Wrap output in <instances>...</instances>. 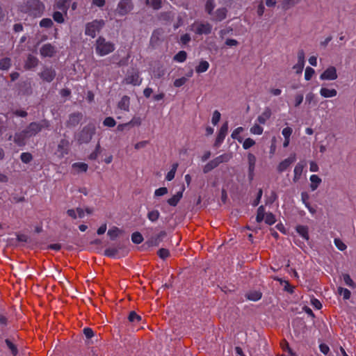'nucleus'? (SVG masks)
<instances>
[{"mask_svg": "<svg viewBox=\"0 0 356 356\" xmlns=\"http://www.w3.org/2000/svg\"><path fill=\"white\" fill-rule=\"evenodd\" d=\"M114 45L107 42L104 38L99 37L96 42L97 54L101 56H106L114 51Z\"/></svg>", "mask_w": 356, "mask_h": 356, "instance_id": "1", "label": "nucleus"}, {"mask_svg": "<svg viewBox=\"0 0 356 356\" xmlns=\"http://www.w3.org/2000/svg\"><path fill=\"white\" fill-rule=\"evenodd\" d=\"M142 83V79L140 77L138 72L132 70L127 72L124 79L122 81L123 85L140 86Z\"/></svg>", "mask_w": 356, "mask_h": 356, "instance_id": "2", "label": "nucleus"}, {"mask_svg": "<svg viewBox=\"0 0 356 356\" xmlns=\"http://www.w3.org/2000/svg\"><path fill=\"white\" fill-rule=\"evenodd\" d=\"M44 10V6L38 0H33L29 3V6L23 8V11L29 13L35 17L40 16Z\"/></svg>", "mask_w": 356, "mask_h": 356, "instance_id": "3", "label": "nucleus"}, {"mask_svg": "<svg viewBox=\"0 0 356 356\" xmlns=\"http://www.w3.org/2000/svg\"><path fill=\"white\" fill-rule=\"evenodd\" d=\"M104 22L103 20H94L90 23L87 24L86 27V34L92 38L96 36L102 28L104 26Z\"/></svg>", "mask_w": 356, "mask_h": 356, "instance_id": "4", "label": "nucleus"}, {"mask_svg": "<svg viewBox=\"0 0 356 356\" xmlns=\"http://www.w3.org/2000/svg\"><path fill=\"white\" fill-rule=\"evenodd\" d=\"M212 26L208 22H195L191 25V31L196 34H209L211 33Z\"/></svg>", "mask_w": 356, "mask_h": 356, "instance_id": "5", "label": "nucleus"}, {"mask_svg": "<svg viewBox=\"0 0 356 356\" xmlns=\"http://www.w3.org/2000/svg\"><path fill=\"white\" fill-rule=\"evenodd\" d=\"M337 77L338 75L336 67L330 66L321 74L320 79L323 81H334Z\"/></svg>", "mask_w": 356, "mask_h": 356, "instance_id": "6", "label": "nucleus"}, {"mask_svg": "<svg viewBox=\"0 0 356 356\" xmlns=\"http://www.w3.org/2000/svg\"><path fill=\"white\" fill-rule=\"evenodd\" d=\"M297 58V63L294 65L293 68L297 74H300L305 66V53L302 50L298 52Z\"/></svg>", "mask_w": 356, "mask_h": 356, "instance_id": "7", "label": "nucleus"}, {"mask_svg": "<svg viewBox=\"0 0 356 356\" xmlns=\"http://www.w3.org/2000/svg\"><path fill=\"white\" fill-rule=\"evenodd\" d=\"M48 124H47V122H43L42 124H38V123H35V122H33V123H31L30 124V125L29 126V127L26 129V131L27 133L29 134V136H33L34 135H35L37 133H38L42 127H47Z\"/></svg>", "mask_w": 356, "mask_h": 356, "instance_id": "8", "label": "nucleus"}, {"mask_svg": "<svg viewBox=\"0 0 356 356\" xmlns=\"http://www.w3.org/2000/svg\"><path fill=\"white\" fill-rule=\"evenodd\" d=\"M70 143L66 140H62L58 146L56 154L60 158L68 154Z\"/></svg>", "mask_w": 356, "mask_h": 356, "instance_id": "9", "label": "nucleus"}, {"mask_svg": "<svg viewBox=\"0 0 356 356\" xmlns=\"http://www.w3.org/2000/svg\"><path fill=\"white\" fill-rule=\"evenodd\" d=\"M132 8L131 0H122L118 4V12L121 15H124Z\"/></svg>", "mask_w": 356, "mask_h": 356, "instance_id": "10", "label": "nucleus"}, {"mask_svg": "<svg viewBox=\"0 0 356 356\" xmlns=\"http://www.w3.org/2000/svg\"><path fill=\"white\" fill-rule=\"evenodd\" d=\"M94 134V129L93 128H86L84 129L81 134V136L79 138V141L80 143H88L89 142L91 138H92V136Z\"/></svg>", "mask_w": 356, "mask_h": 356, "instance_id": "11", "label": "nucleus"}, {"mask_svg": "<svg viewBox=\"0 0 356 356\" xmlns=\"http://www.w3.org/2000/svg\"><path fill=\"white\" fill-rule=\"evenodd\" d=\"M29 134L25 130L24 131L17 133L15 136L14 141L18 146L24 145L26 140L29 138Z\"/></svg>", "mask_w": 356, "mask_h": 356, "instance_id": "12", "label": "nucleus"}, {"mask_svg": "<svg viewBox=\"0 0 356 356\" xmlns=\"http://www.w3.org/2000/svg\"><path fill=\"white\" fill-rule=\"evenodd\" d=\"M56 52L55 48L50 44H44L40 49V54L43 57H51Z\"/></svg>", "mask_w": 356, "mask_h": 356, "instance_id": "13", "label": "nucleus"}, {"mask_svg": "<svg viewBox=\"0 0 356 356\" xmlns=\"http://www.w3.org/2000/svg\"><path fill=\"white\" fill-rule=\"evenodd\" d=\"M296 161V155L293 154L290 157L284 159L277 166V170L279 172H283L286 170L289 165Z\"/></svg>", "mask_w": 356, "mask_h": 356, "instance_id": "14", "label": "nucleus"}, {"mask_svg": "<svg viewBox=\"0 0 356 356\" xmlns=\"http://www.w3.org/2000/svg\"><path fill=\"white\" fill-rule=\"evenodd\" d=\"M320 95L325 98L334 97L337 95V91L334 88H329L327 87H321L320 89Z\"/></svg>", "mask_w": 356, "mask_h": 356, "instance_id": "15", "label": "nucleus"}, {"mask_svg": "<svg viewBox=\"0 0 356 356\" xmlns=\"http://www.w3.org/2000/svg\"><path fill=\"white\" fill-rule=\"evenodd\" d=\"M184 191V187H182V188L180 191H179L175 195H174L172 197H170L168 200V203L170 206L175 207L178 204L179 200L181 199V197L183 196Z\"/></svg>", "mask_w": 356, "mask_h": 356, "instance_id": "16", "label": "nucleus"}, {"mask_svg": "<svg viewBox=\"0 0 356 356\" xmlns=\"http://www.w3.org/2000/svg\"><path fill=\"white\" fill-rule=\"evenodd\" d=\"M54 76L55 72L51 69H45L41 73V78L47 82L51 81L54 79Z\"/></svg>", "mask_w": 356, "mask_h": 356, "instance_id": "17", "label": "nucleus"}, {"mask_svg": "<svg viewBox=\"0 0 356 356\" xmlns=\"http://www.w3.org/2000/svg\"><path fill=\"white\" fill-rule=\"evenodd\" d=\"M227 131H228V124L226 122L222 125V127L220 129V131L218 133V137L216 139L217 143H220L222 142V140H224V138L227 133Z\"/></svg>", "mask_w": 356, "mask_h": 356, "instance_id": "18", "label": "nucleus"}, {"mask_svg": "<svg viewBox=\"0 0 356 356\" xmlns=\"http://www.w3.org/2000/svg\"><path fill=\"white\" fill-rule=\"evenodd\" d=\"M67 214L73 218H81L85 216L84 211L81 208H77L76 209H69L67 211Z\"/></svg>", "mask_w": 356, "mask_h": 356, "instance_id": "19", "label": "nucleus"}, {"mask_svg": "<svg viewBox=\"0 0 356 356\" xmlns=\"http://www.w3.org/2000/svg\"><path fill=\"white\" fill-rule=\"evenodd\" d=\"M310 181H311L310 188H311L312 191H314L316 189H317V188L321 183L322 180L318 175H312L310 177Z\"/></svg>", "mask_w": 356, "mask_h": 356, "instance_id": "20", "label": "nucleus"}, {"mask_svg": "<svg viewBox=\"0 0 356 356\" xmlns=\"http://www.w3.org/2000/svg\"><path fill=\"white\" fill-rule=\"evenodd\" d=\"M72 167L76 173L85 172L88 170V165L81 162L74 163L72 164Z\"/></svg>", "mask_w": 356, "mask_h": 356, "instance_id": "21", "label": "nucleus"}, {"mask_svg": "<svg viewBox=\"0 0 356 356\" xmlns=\"http://www.w3.org/2000/svg\"><path fill=\"white\" fill-rule=\"evenodd\" d=\"M130 104V99L127 96L122 97L121 100L118 103V107L124 111H129Z\"/></svg>", "mask_w": 356, "mask_h": 356, "instance_id": "22", "label": "nucleus"}, {"mask_svg": "<svg viewBox=\"0 0 356 356\" xmlns=\"http://www.w3.org/2000/svg\"><path fill=\"white\" fill-rule=\"evenodd\" d=\"M209 67V63L206 60H201L199 64L195 67V71L197 73H203Z\"/></svg>", "mask_w": 356, "mask_h": 356, "instance_id": "23", "label": "nucleus"}, {"mask_svg": "<svg viewBox=\"0 0 356 356\" xmlns=\"http://www.w3.org/2000/svg\"><path fill=\"white\" fill-rule=\"evenodd\" d=\"M297 232L305 240H309L308 228L304 225H298L296 227Z\"/></svg>", "mask_w": 356, "mask_h": 356, "instance_id": "24", "label": "nucleus"}, {"mask_svg": "<svg viewBox=\"0 0 356 356\" xmlns=\"http://www.w3.org/2000/svg\"><path fill=\"white\" fill-rule=\"evenodd\" d=\"M81 118H82V116L79 113L72 114L70 116L68 123L71 126H75L80 122V120H81Z\"/></svg>", "mask_w": 356, "mask_h": 356, "instance_id": "25", "label": "nucleus"}, {"mask_svg": "<svg viewBox=\"0 0 356 356\" xmlns=\"http://www.w3.org/2000/svg\"><path fill=\"white\" fill-rule=\"evenodd\" d=\"M271 115V112L270 109H266L263 112V113L259 115L257 118V120L261 124H265L266 120L270 118Z\"/></svg>", "mask_w": 356, "mask_h": 356, "instance_id": "26", "label": "nucleus"}, {"mask_svg": "<svg viewBox=\"0 0 356 356\" xmlns=\"http://www.w3.org/2000/svg\"><path fill=\"white\" fill-rule=\"evenodd\" d=\"M222 160H220L219 158H218L215 161H211L210 163H207L204 167V172L207 173L208 172H209L210 170H211L212 169H213L215 167H216L218 165V164L221 162Z\"/></svg>", "mask_w": 356, "mask_h": 356, "instance_id": "27", "label": "nucleus"}, {"mask_svg": "<svg viewBox=\"0 0 356 356\" xmlns=\"http://www.w3.org/2000/svg\"><path fill=\"white\" fill-rule=\"evenodd\" d=\"M302 170H303V165L300 163H298L294 168L293 180L295 181H298L300 178L302 173Z\"/></svg>", "mask_w": 356, "mask_h": 356, "instance_id": "28", "label": "nucleus"}, {"mask_svg": "<svg viewBox=\"0 0 356 356\" xmlns=\"http://www.w3.org/2000/svg\"><path fill=\"white\" fill-rule=\"evenodd\" d=\"M247 298L252 301H257L261 298V293L258 291H250L247 294Z\"/></svg>", "mask_w": 356, "mask_h": 356, "instance_id": "29", "label": "nucleus"}, {"mask_svg": "<svg viewBox=\"0 0 356 356\" xmlns=\"http://www.w3.org/2000/svg\"><path fill=\"white\" fill-rule=\"evenodd\" d=\"M120 233H121V230L116 227H113L111 229H109L108 231V235L109 236V237L111 239H114V238H117L120 235Z\"/></svg>", "mask_w": 356, "mask_h": 356, "instance_id": "30", "label": "nucleus"}, {"mask_svg": "<svg viewBox=\"0 0 356 356\" xmlns=\"http://www.w3.org/2000/svg\"><path fill=\"white\" fill-rule=\"evenodd\" d=\"M37 64H38V59L34 56H29L28 57V59H27L25 66L26 68L30 69V68H32V67H34L35 66H36Z\"/></svg>", "mask_w": 356, "mask_h": 356, "instance_id": "31", "label": "nucleus"}, {"mask_svg": "<svg viewBox=\"0 0 356 356\" xmlns=\"http://www.w3.org/2000/svg\"><path fill=\"white\" fill-rule=\"evenodd\" d=\"M177 168L178 163H176L172 165V169L167 173L165 177L168 181H171L174 179Z\"/></svg>", "mask_w": 356, "mask_h": 356, "instance_id": "32", "label": "nucleus"}, {"mask_svg": "<svg viewBox=\"0 0 356 356\" xmlns=\"http://www.w3.org/2000/svg\"><path fill=\"white\" fill-rule=\"evenodd\" d=\"M227 10L225 8H220L216 10L215 19L221 21L226 17Z\"/></svg>", "mask_w": 356, "mask_h": 356, "instance_id": "33", "label": "nucleus"}, {"mask_svg": "<svg viewBox=\"0 0 356 356\" xmlns=\"http://www.w3.org/2000/svg\"><path fill=\"white\" fill-rule=\"evenodd\" d=\"M187 57L186 52L184 51H180L179 53H177L175 57L174 60L179 63H182L186 60Z\"/></svg>", "mask_w": 356, "mask_h": 356, "instance_id": "34", "label": "nucleus"}, {"mask_svg": "<svg viewBox=\"0 0 356 356\" xmlns=\"http://www.w3.org/2000/svg\"><path fill=\"white\" fill-rule=\"evenodd\" d=\"M265 216V209L263 206H261L258 209L256 220L258 222H260L264 220Z\"/></svg>", "mask_w": 356, "mask_h": 356, "instance_id": "35", "label": "nucleus"}, {"mask_svg": "<svg viewBox=\"0 0 356 356\" xmlns=\"http://www.w3.org/2000/svg\"><path fill=\"white\" fill-rule=\"evenodd\" d=\"M160 213L157 210H152L148 212L147 218L152 222H155L159 218Z\"/></svg>", "mask_w": 356, "mask_h": 356, "instance_id": "36", "label": "nucleus"}, {"mask_svg": "<svg viewBox=\"0 0 356 356\" xmlns=\"http://www.w3.org/2000/svg\"><path fill=\"white\" fill-rule=\"evenodd\" d=\"M131 240L136 244H140L143 241V237L140 232H134L131 235Z\"/></svg>", "mask_w": 356, "mask_h": 356, "instance_id": "37", "label": "nucleus"}, {"mask_svg": "<svg viewBox=\"0 0 356 356\" xmlns=\"http://www.w3.org/2000/svg\"><path fill=\"white\" fill-rule=\"evenodd\" d=\"M243 131V127H238L236 128L232 134V137L234 139L238 140V142L241 143L243 140V138L241 137L240 134Z\"/></svg>", "mask_w": 356, "mask_h": 356, "instance_id": "38", "label": "nucleus"}, {"mask_svg": "<svg viewBox=\"0 0 356 356\" xmlns=\"http://www.w3.org/2000/svg\"><path fill=\"white\" fill-rule=\"evenodd\" d=\"M70 1V0H60L56 3V8L62 10L66 13L67 9V3Z\"/></svg>", "mask_w": 356, "mask_h": 356, "instance_id": "39", "label": "nucleus"}, {"mask_svg": "<svg viewBox=\"0 0 356 356\" xmlns=\"http://www.w3.org/2000/svg\"><path fill=\"white\" fill-rule=\"evenodd\" d=\"M338 292L339 295L342 296L343 299L348 300L350 298V291L345 288L343 287H339L338 288Z\"/></svg>", "mask_w": 356, "mask_h": 356, "instance_id": "40", "label": "nucleus"}, {"mask_svg": "<svg viewBox=\"0 0 356 356\" xmlns=\"http://www.w3.org/2000/svg\"><path fill=\"white\" fill-rule=\"evenodd\" d=\"M343 277V282L344 283L350 286V287H352V288H354L355 287V283L353 282V280L351 279L350 276L348 275V274H343L342 275Z\"/></svg>", "mask_w": 356, "mask_h": 356, "instance_id": "41", "label": "nucleus"}, {"mask_svg": "<svg viewBox=\"0 0 356 356\" xmlns=\"http://www.w3.org/2000/svg\"><path fill=\"white\" fill-rule=\"evenodd\" d=\"M264 129L258 124H254L250 129V132L252 134L261 135L263 133Z\"/></svg>", "mask_w": 356, "mask_h": 356, "instance_id": "42", "label": "nucleus"}, {"mask_svg": "<svg viewBox=\"0 0 356 356\" xmlns=\"http://www.w3.org/2000/svg\"><path fill=\"white\" fill-rule=\"evenodd\" d=\"M10 66V59L6 58L0 60V69L7 70Z\"/></svg>", "mask_w": 356, "mask_h": 356, "instance_id": "43", "label": "nucleus"}, {"mask_svg": "<svg viewBox=\"0 0 356 356\" xmlns=\"http://www.w3.org/2000/svg\"><path fill=\"white\" fill-rule=\"evenodd\" d=\"M314 73H315V71L313 68L307 67L305 69V79L307 81H309L312 78Z\"/></svg>", "mask_w": 356, "mask_h": 356, "instance_id": "44", "label": "nucleus"}, {"mask_svg": "<svg viewBox=\"0 0 356 356\" xmlns=\"http://www.w3.org/2000/svg\"><path fill=\"white\" fill-rule=\"evenodd\" d=\"M334 242L337 248L341 251L345 250L347 248L346 245L339 238H335Z\"/></svg>", "mask_w": 356, "mask_h": 356, "instance_id": "45", "label": "nucleus"}, {"mask_svg": "<svg viewBox=\"0 0 356 356\" xmlns=\"http://www.w3.org/2000/svg\"><path fill=\"white\" fill-rule=\"evenodd\" d=\"M168 191L166 187H161L154 191V196L155 197H160L165 195L168 193Z\"/></svg>", "mask_w": 356, "mask_h": 356, "instance_id": "46", "label": "nucleus"}, {"mask_svg": "<svg viewBox=\"0 0 356 356\" xmlns=\"http://www.w3.org/2000/svg\"><path fill=\"white\" fill-rule=\"evenodd\" d=\"M103 124L106 127H113L115 125L116 122L113 118L108 117L105 118V120L103 122Z\"/></svg>", "mask_w": 356, "mask_h": 356, "instance_id": "47", "label": "nucleus"}, {"mask_svg": "<svg viewBox=\"0 0 356 356\" xmlns=\"http://www.w3.org/2000/svg\"><path fill=\"white\" fill-rule=\"evenodd\" d=\"M299 1V0H283V8L286 10L291 6L295 5Z\"/></svg>", "mask_w": 356, "mask_h": 356, "instance_id": "48", "label": "nucleus"}, {"mask_svg": "<svg viewBox=\"0 0 356 356\" xmlns=\"http://www.w3.org/2000/svg\"><path fill=\"white\" fill-rule=\"evenodd\" d=\"M21 160L24 163H28L32 160V155L29 152H24L21 154Z\"/></svg>", "mask_w": 356, "mask_h": 356, "instance_id": "49", "label": "nucleus"}, {"mask_svg": "<svg viewBox=\"0 0 356 356\" xmlns=\"http://www.w3.org/2000/svg\"><path fill=\"white\" fill-rule=\"evenodd\" d=\"M293 130L291 127H285L283 129L282 134L284 138V139H290V137L292 134Z\"/></svg>", "mask_w": 356, "mask_h": 356, "instance_id": "50", "label": "nucleus"}, {"mask_svg": "<svg viewBox=\"0 0 356 356\" xmlns=\"http://www.w3.org/2000/svg\"><path fill=\"white\" fill-rule=\"evenodd\" d=\"M220 113L218 111H215L213 113L211 122L213 125H216L220 120Z\"/></svg>", "mask_w": 356, "mask_h": 356, "instance_id": "51", "label": "nucleus"}, {"mask_svg": "<svg viewBox=\"0 0 356 356\" xmlns=\"http://www.w3.org/2000/svg\"><path fill=\"white\" fill-rule=\"evenodd\" d=\"M248 161H249V164H250V168H249L250 171L252 172L254 168V164H255V161H256L255 156L252 154H248Z\"/></svg>", "mask_w": 356, "mask_h": 356, "instance_id": "52", "label": "nucleus"}, {"mask_svg": "<svg viewBox=\"0 0 356 356\" xmlns=\"http://www.w3.org/2000/svg\"><path fill=\"white\" fill-rule=\"evenodd\" d=\"M53 18L54 21H56L58 23H63L64 22V17L63 14L58 11L54 13Z\"/></svg>", "mask_w": 356, "mask_h": 356, "instance_id": "53", "label": "nucleus"}, {"mask_svg": "<svg viewBox=\"0 0 356 356\" xmlns=\"http://www.w3.org/2000/svg\"><path fill=\"white\" fill-rule=\"evenodd\" d=\"M264 220L267 224L273 225L275 222V218L274 215L272 213H266Z\"/></svg>", "mask_w": 356, "mask_h": 356, "instance_id": "54", "label": "nucleus"}, {"mask_svg": "<svg viewBox=\"0 0 356 356\" xmlns=\"http://www.w3.org/2000/svg\"><path fill=\"white\" fill-rule=\"evenodd\" d=\"M129 320L131 322H138L141 320V317L138 315L136 312H131L129 315Z\"/></svg>", "mask_w": 356, "mask_h": 356, "instance_id": "55", "label": "nucleus"}, {"mask_svg": "<svg viewBox=\"0 0 356 356\" xmlns=\"http://www.w3.org/2000/svg\"><path fill=\"white\" fill-rule=\"evenodd\" d=\"M255 142L252 138H247L243 141V147L244 149H247L251 147L254 145Z\"/></svg>", "mask_w": 356, "mask_h": 356, "instance_id": "56", "label": "nucleus"}, {"mask_svg": "<svg viewBox=\"0 0 356 356\" xmlns=\"http://www.w3.org/2000/svg\"><path fill=\"white\" fill-rule=\"evenodd\" d=\"M40 24L42 27L48 28V27L51 26V25L53 24V22H52L51 19H50L49 18H45V19H43L41 20Z\"/></svg>", "mask_w": 356, "mask_h": 356, "instance_id": "57", "label": "nucleus"}, {"mask_svg": "<svg viewBox=\"0 0 356 356\" xmlns=\"http://www.w3.org/2000/svg\"><path fill=\"white\" fill-rule=\"evenodd\" d=\"M215 7L213 0H208L206 3V10L209 14H211V11Z\"/></svg>", "mask_w": 356, "mask_h": 356, "instance_id": "58", "label": "nucleus"}, {"mask_svg": "<svg viewBox=\"0 0 356 356\" xmlns=\"http://www.w3.org/2000/svg\"><path fill=\"white\" fill-rule=\"evenodd\" d=\"M158 254L161 259H165L169 256L170 252L167 249L161 248L159 250Z\"/></svg>", "mask_w": 356, "mask_h": 356, "instance_id": "59", "label": "nucleus"}, {"mask_svg": "<svg viewBox=\"0 0 356 356\" xmlns=\"http://www.w3.org/2000/svg\"><path fill=\"white\" fill-rule=\"evenodd\" d=\"M303 101V95L302 94H297L294 97L295 106H300Z\"/></svg>", "mask_w": 356, "mask_h": 356, "instance_id": "60", "label": "nucleus"}, {"mask_svg": "<svg viewBox=\"0 0 356 356\" xmlns=\"http://www.w3.org/2000/svg\"><path fill=\"white\" fill-rule=\"evenodd\" d=\"M186 82V79L185 77H181V78L176 79L174 81V86L175 87L179 88V87L182 86Z\"/></svg>", "mask_w": 356, "mask_h": 356, "instance_id": "61", "label": "nucleus"}, {"mask_svg": "<svg viewBox=\"0 0 356 356\" xmlns=\"http://www.w3.org/2000/svg\"><path fill=\"white\" fill-rule=\"evenodd\" d=\"M161 1L162 0H151V1H148V3L154 9H159L161 6Z\"/></svg>", "mask_w": 356, "mask_h": 356, "instance_id": "62", "label": "nucleus"}, {"mask_svg": "<svg viewBox=\"0 0 356 356\" xmlns=\"http://www.w3.org/2000/svg\"><path fill=\"white\" fill-rule=\"evenodd\" d=\"M83 333L88 339H90L94 335V332H93L92 330L89 327L84 328Z\"/></svg>", "mask_w": 356, "mask_h": 356, "instance_id": "63", "label": "nucleus"}, {"mask_svg": "<svg viewBox=\"0 0 356 356\" xmlns=\"http://www.w3.org/2000/svg\"><path fill=\"white\" fill-rule=\"evenodd\" d=\"M311 303L314 306V307H315L317 309H320L322 307L321 302L316 298L312 299Z\"/></svg>", "mask_w": 356, "mask_h": 356, "instance_id": "64", "label": "nucleus"}]
</instances>
